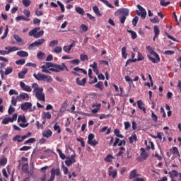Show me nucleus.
<instances>
[{"instance_id": "1", "label": "nucleus", "mask_w": 181, "mask_h": 181, "mask_svg": "<svg viewBox=\"0 0 181 181\" xmlns=\"http://www.w3.org/2000/svg\"><path fill=\"white\" fill-rule=\"evenodd\" d=\"M41 69H49V71H54V73H60V71H63L64 69L69 71V69L66 66L64 63H62V65L52 63V62H46L45 65L41 66Z\"/></svg>"}, {"instance_id": "2", "label": "nucleus", "mask_w": 181, "mask_h": 181, "mask_svg": "<svg viewBox=\"0 0 181 181\" xmlns=\"http://www.w3.org/2000/svg\"><path fill=\"white\" fill-rule=\"evenodd\" d=\"M33 93H35V97L40 101H46L45 93H43V88H39V85L36 83H33Z\"/></svg>"}, {"instance_id": "3", "label": "nucleus", "mask_w": 181, "mask_h": 181, "mask_svg": "<svg viewBox=\"0 0 181 181\" xmlns=\"http://www.w3.org/2000/svg\"><path fill=\"white\" fill-rule=\"evenodd\" d=\"M33 77L38 81H47V83H52V81H53V78H52V76L42 74L40 73H38L37 74H33Z\"/></svg>"}, {"instance_id": "4", "label": "nucleus", "mask_w": 181, "mask_h": 181, "mask_svg": "<svg viewBox=\"0 0 181 181\" xmlns=\"http://www.w3.org/2000/svg\"><path fill=\"white\" fill-rule=\"evenodd\" d=\"M29 168V164L27 163H24L22 167V171L23 172V173H28V176H33V173H35V171H33V170L35 169V166H33V163L30 164V169Z\"/></svg>"}, {"instance_id": "5", "label": "nucleus", "mask_w": 181, "mask_h": 181, "mask_svg": "<svg viewBox=\"0 0 181 181\" xmlns=\"http://www.w3.org/2000/svg\"><path fill=\"white\" fill-rule=\"evenodd\" d=\"M38 30H40V28H35L34 29L31 30L28 35L29 36H34L35 39H39V37H41V36H43L45 35V31L43 30H40V32H37Z\"/></svg>"}, {"instance_id": "6", "label": "nucleus", "mask_w": 181, "mask_h": 181, "mask_svg": "<svg viewBox=\"0 0 181 181\" xmlns=\"http://www.w3.org/2000/svg\"><path fill=\"white\" fill-rule=\"evenodd\" d=\"M45 42H46V40H45L44 38H41V39H38L37 40H35L34 42L31 43L29 46H28V49L29 50L32 49V47H39V46H42V45H43V43H45Z\"/></svg>"}, {"instance_id": "7", "label": "nucleus", "mask_w": 181, "mask_h": 181, "mask_svg": "<svg viewBox=\"0 0 181 181\" xmlns=\"http://www.w3.org/2000/svg\"><path fill=\"white\" fill-rule=\"evenodd\" d=\"M137 8L139 9L136 11V15L138 16H141L143 19H145L146 18V10H145L141 5H137Z\"/></svg>"}, {"instance_id": "8", "label": "nucleus", "mask_w": 181, "mask_h": 181, "mask_svg": "<svg viewBox=\"0 0 181 181\" xmlns=\"http://www.w3.org/2000/svg\"><path fill=\"white\" fill-rule=\"evenodd\" d=\"M94 138H95V136L93 133H90L88 136V145H90V146H95V145H98V141L94 140Z\"/></svg>"}, {"instance_id": "9", "label": "nucleus", "mask_w": 181, "mask_h": 181, "mask_svg": "<svg viewBox=\"0 0 181 181\" xmlns=\"http://www.w3.org/2000/svg\"><path fill=\"white\" fill-rule=\"evenodd\" d=\"M76 156L74 153L71 155L70 158L67 157L66 160H65V165H66V166H71L73 163H76Z\"/></svg>"}, {"instance_id": "10", "label": "nucleus", "mask_w": 181, "mask_h": 181, "mask_svg": "<svg viewBox=\"0 0 181 181\" xmlns=\"http://www.w3.org/2000/svg\"><path fill=\"white\" fill-rule=\"evenodd\" d=\"M29 94L26 93H22L16 97L17 101H23V100H25V101H29Z\"/></svg>"}, {"instance_id": "11", "label": "nucleus", "mask_w": 181, "mask_h": 181, "mask_svg": "<svg viewBox=\"0 0 181 181\" xmlns=\"http://www.w3.org/2000/svg\"><path fill=\"white\" fill-rule=\"evenodd\" d=\"M139 176H141V174H138V170L134 169L129 173V179H136Z\"/></svg>"}, {"instance_id": "12", "label": "nucleus", "mask_w": 181, "mask_h": 181, "mask_svg": "<svg viewBox=\"0 0 181 181\" xmlns=\"http://www.w3.org/2000/svg\"><path fill=\"white\" fill-rule=\"evenodd\" d=\"M140 151H141V153H140V158L141 160H146V159L149 158V154L145 151V148H141Z\"/></svg>"}, {"instance_id": "13", "label": "nucleus", "mask_w": 181, "mask_h": 181, "mask_svg": "<svg viewBox=\"0 0 181 181\" xmlns=\"http://www.w3.org/2000/svg\"><path fill=\"white\" fill-rule=\"evenodd\" d=\"M20 87L23 90V91H27V93H31L32 91V88L30 86L25 84L24 82L21 81L20 82Z\"/></svg>"}, {"instance_id": "14", "label": "nucleus", "mask_w": 181, "mask_h": 181, "mask_svg": "<svg viewBox=\"0 0 181 181\" xmlns=\"http://www.w3.org/2000/svg\"><path fill=\"white\" fill-rule=\"evenodd\" d=\"M21 108L23 111H28L29 108H32V103L25 102L21 104Z\"/></svg>"}, {"instance_id": "15", "label": "nucleus", "mask_w": 181, "mask_h": 181, "mask_svg": "<svg viewBox=\"0 0 181 181\" xmlns=\"http://www.w3.org/2000/svg\"><path fill=\"white\" fill-rule=\"evenodd\" d=\"M76 83L78 86H81V87H84L86 86V83H87V78H83L81 81H80V78L78 77L76 78Z\"/></svg>"}, {"instance_id": "16", "label": "nucleus", "mask_w": 181, "mask_h": 181, "mask_svg": "<svg viewBox=\"0 0 181 181\" xmlns=\"http://www.w3.org/2000/svg\"><path fill=\"white\" fill-rule=\"evenodd\" d=\"M146 50H148L149 53L151 54L152 56H153V57H156L157 60H159V54H158V53H156L153 49H152V47H151V46H147Z\"/></svg>"}, {"instance_id": "17", "label": "nucleus", "mask_w": 181, "mask_h": 181, "mask_svg": "<svg viewBox=\"0 0 181 181\" xmlns=\"http://www.w3.org/2000/svg\"><path fill=\"white\" fill-rule=\"evenodd\" d=\"M153 32H154V37L153 40L155 41V39L159 36V34L160 33V30H159V26L154 25L153 27Z\"/></svg>"}, {"instance_id": "18", "label": "nucleus", "mask_w": 181, "mask_h": 181, "mask_svg": "<svg viewBox=\"0 0 181 181\" xmlns=\"http://www.w3.org/2000/svg\"><path fill=\"white\" fill-rule=\"evenodd\" d=\"M168 175L170 179H175V177H177L179 176V172L176 170H173L172 171L168 172Z\"/></svg>"}, {"instance_id": "19", "label": "nucleus", "mask_w": 181, "mask_h": 181, "mask_svg": "<svg viewBox=\"0 0 181 181\" xmlns=\"http://www.w3.org/2000/svg\"><path fill=\"white\" fill-rule=\"evenodd\" d=\"M137 105L139 110H142L144 114H146V108L145 107V105H144V102H142L141 100H138Z\"/></svg>"}, {"instance_id": "20", "label": "nucleus", "mask_w": 181, "mask_h": 181, "mask_svg": "<svg viewBox=\"0 0 181 181\" xmlns=\"http://www.w3.org/2000/svg\"><path fill=\"white\" fill-rule=\"evenodd\" d=\"M53 135V132L50 129L45 130L42 132V136L44 138H50Z\"/></svg>"}, {"instance_id": "21", "label": "nucleus", "mask_w": 181, "mask_h": 181, "mask_svg": "<svg viewBox=\"0 0 181 181\" xmlns=\"http://www.w3.org/2000/svg\"><path fill=\"white\" fill-rule=\"evenodd\" d=\"M117 12H119L122 16H129V10L128 8H120Z\"/></svg>"}, {"instance_id": "22", "label": "nucleus", "mask_w": 181, "mask_h": 181, "mask_svg": "<svg viewBox=\"0 0 181 181\" xmlns=\"http://www.w3.org/2000/svg\"><path fill=\"white\" fill-rule=\"evenodd\" d=\"M51 173H52L55 176H61L62 172H60V168H52Z\"/></svg>"}, {"instance_id": "23", "label": "nucleus", "mask_w": 181, "mask_h": 181, "mask_svg": "<svg viewBox=\"0 0 181 181\" xmlns=\"http://www.w3.org/2000/svg\"><path fill=\"white\" fill-rule=\"evenodd\" d=\"M16 54L20 57H28V56H29V53H28L26 51H18L17 52Z\"/></svg>"}, {"instance_id": "24", "label": "nucleus", "mask_w": 181, "mask_h": 181, "mask_svg": "<svg viewBox=\"0 0 181 181\" xmlns=\"http://www.w3.org/2000/svg\"><path fill=\"white\" fill-rule=\"evenodd\" d=\"M90 67H91L94 71V73H95V74H98L99 71H98V64L97 62H93V64H90Z\"/></svg>"}, {"instance_id": "25", "label": "nucleus", "mask_w": 181, "mask_h": 181, "mask_svg": "<svg viewBox=\"0 0 181 181\" xmlns=\"http://www.w3.org/2000/svg\"><path fill=\"white\" fill-rule=\"evenodd\" d=\"M42 117L44 119H50L52 118V115L49 112H42Z\"/></svg>"}, {"instance_id": "26", "label": "nucleus", "mask_w": 181, "mask_h": 181, "mask_svg": "<svg viewBox=\"0 0 181 181\" xmlns=\"http://www.w3.org/2000/svg\"><path fill=\"white\" fill-rule=\"evenodd\" d=\"M16 20L19 21H25L26 22H29L30 19L28 18L25 17L24 16H18L16 18Z\"/></svg>"}, {"instance_id": "27", "label": "nucleus", "mask_w": 181, "mask_h": 181, "mask_svg": "<svg viewBox=\"0 0 181 181\" xmlns=\"http://www.w3.org/2000/svg\"><path fill=\"white\" fill-rule=\"evenodd\" d=\"M112 159H115V158L111 154H107L106 158H105V161L111 163L112 162Z\"/></svg>"}, {"instance_id": "28", "label": "nucleus", "mask_w": 181, "mask_h": 181, "mask_svg": "<svg viewBox=\"0 0 181 181\" xmlns=\"http://www.w3.org/2000/svg\"><path fill=\"white\" fill-rule=\"evenodd\" d=\"M130 144H134V142H136L138 141V138L136 137V134H132L129 138Z\"/></svg>"}, {"instance_id": "29", "label": "nucleus", "mask_w": 181, "mask_h": 181, "mask_svg": "<svg viewBox=\"0 0 181 181\" xmlns=\"http://www.w3.org/2000/svg\"><path fill=\"white\" fill-rule=\"evenodd\" d=\"M128 56V54H127V47H123L122 48V57H123V59H127Z\"/></svg>"}, {"instance_id": "30", "label": "nucleus", "mask_w": 181, "mask_h": 181, "mask_svg": "<svg viewBox=\"0 0 181 181\" xmlns=\"http://www.w3.org/2000/svg\"><path fill=\"white\" fill-rule=\"evenodd\" d=\"M75 11L76 12H77V13H78L79 15H84L85 12H84V9L81 7H76L75 8Z\"/></svg>"}, {"instance_id": "31", "label": "nucleus", "mask_w": 181, "mask_h": 181, "mask_svg": "<svg viewBox=\"0 0 181 181\" xmlns=\"http://www.w3.org/2000/svg\"><path fill=\"white\" fill-rule=\"evenodd\" d=\"M62 52H63V48H62V47L60 46H57L53 49V52L54 53H62Z\"/></svg>"}, {"instance_id": "32", "label": "nucleus", "mask_w": 181, "mask_h": 181, "mask_svg": "<svg viewBox=\"0 0 181 181\" xmlns=\"http://www.w3.org/2000/svg\"><path fill=\"white\" fill-rule=\"evenodd\" d=\"M117 145H118V146H122L123 145L122 141L118 138H117L115 141L113 143V146H117Z\"/></svg>"}, {"instance_id": "33", "label": "nucleus", "mask_w": 181, "mask_h": 181, "mask_svg": "<svg viewBox=\"0 0 181 181\" xmlns=\"http://www.w3.org/2000/svg\"><path fill=\"white\" fill-rule=\"evenodd\" d=\"M109 172V176H112V179H115L117 177V170H113L112 171H108Z\"/></svg>"}, {"instance_id": "34", "label": "nucleus", "mask_w": 181, "mask_h": 181, "mask_svg": "<svg viewBox=\"0 0 181 181\" xmlns=\"http://www.w3.org/2000/svg\"><path fill=\"white\" fill-rule=\"evenodd\" d=\"M103 86H104V83L101 81H99L98 83L95 85V87L96 88H99V90H101V91H103V90H104Z\"/></svg>"}, {"instance_id": "35", "label": "nucleus", "mask_w": 181, "mask_h": 181, "mask_svg": "<svg viewBox=\"0 0 181 181\" xmlns=\"http://www.w3.org/2000/svg\"><path fill=\"white\" fill-rule=\"evenodd\" d=\"M57 5H59V6H60L61 8V12L62 13H64L66 9L64 8V4L63 3H62L60 1H57Z\"/></svg>"}, {"instance_id": "36", "label": "nucleus", "mask_w": 181, "mask_h": 181, "mask_svg": "<svg viewBox=\"0 0 181 181\" xmlns=\"http://www.w3.org/2000/svg\"><path fill=\"white\" fill-rule=\"evenodd\" d=\"M13 141L14 142H16V141L17 142H22V141H23V140L22 139V136L21 135L18 134V135H16V136H14L13 138Z\"/></svg>"}, {"instance_id": "37", "label": "nucleus", "mask_w": 181, "mask_h": 181, "mask_svg": "<svg viewBox=\"0 0 181 181\" xmlns=\"http://www.w3.org/2000/svg\"><path fill=\"white\" fill-rule=\"evenodd\" d=\"M147 57H148L149 60L152 61V63H159L160 62V57H159V59L158 60V58L156 57H151V55H147Z\"/></svg>"}, {"instance_id": "38", "label": "nucleus", "mask_w": 181, "mask_h": 181, "mask_svg": "<svg viewBox=\"0 0 181 181\" xmlns=\"http://www.w3.org/2000/svg\"><path fill=\"white\" fill-rule=\"evenodd\" d=\"M57 153H59V158H61V159H62V160L66 159V155H64V153H63L62 150H60L59 148H57Z\"/></svg>"}, {"instance_id": "39", "label": "nucleus", "mask_w": 181, "mask_h": 181, "mask_svg": "<svg viewBox=\"0 0 181 181\" xmlns=\"http://www.w3.org/2000/svg\"><path fill=\"white\" fill-rule=\"evenodd\" d=\"M9 122H12L11 117H5L2 120V124H4V125H8Z\"/></svg>"}, {"instance_id": "40", "label": "nucleus", "mask_w": 181, "mask_h": 181, "mask_svg": "<svg viewBox=\"0 0 181 181\" xmlns=\"http://www.w3.org/2000/svg\"><path fill=\"white\" fill-rule=\"evenodd\" d=\"M93 11L97 15V16H101V13H100V9L97 6L93 7Z\"/></svg>"}, {"instance_id": "41", "label": "nucleus", "mask_w": 181, "mask_h": 181, "mask_svg": "<svg viewBox=\"0 0 181 181\" xmlns=\"http://www.w3.org/2000/svg\"><path fill=\"white\" fill-rule=\"evenodd\" d=\"M23 122V124H25L26 122V117H25V115L22 116V115H19L18 117V122Z\"/></svg>"}, {"instance_id": "42", "label": "nucleus", "mask_w": 181, "mask_h": 181, "mask_svg": "<svg viewBox=\"0 0 181 181\" xmlns=\"http://www.w3.org/2000/svg\"><path fill=\"white\" fill-rule=\"evenodd\" d=\"M8 163V159L5 157L0 158V165L1 166H5Z\"/></svg>"}, {"instance_id": "43", "label": "nucleus", "mask_w": 181, "mask_h": 181, "mask_svg": "<svg viewBox=\"0 0 181 181\" xmlns=\"http://www.w3.org/2000/svg\"><path fill=\"white\" fill-rule=\"evenodd\" d=\"M25 63H26V61L25 60V59H18L16 62V64L17 65H20V66H23V64H25Z\"/></svg>"}, {"instance_id": "44", "label": "nucleus", "mask_w": 181, "mask_h": 181, "mask_svg": "<svg viewBox=\"0 0 181 181\" xmlns=\"http://www.w3.org/2000/svg\"><path fill=\"white\" fill-rule=\"evenodd\" d=\"M13 71V68L8 67V68L6 69V71H4V74H5V76H8V75L11 74V73H12Z\"/></svg>"}, {"instance_id": "45", "label": "nucleus", "mask_w": 181, "mask_h": 181, "mask_svg": "<svg viewBox=\"0 0 181 181\" xmlns=\"http://www.w3.org/2000/svg\"><path fill=\"white\" fill-rule=\"evenodd\" d=\"M100 1V2H103V4H105V5H106V6H108V8H114V6H112V4H110V2H108V1L107 0H99Z\"/></svg>"}, {"instance_id": "46", "label": "nucleus", "mask_w": 181, "mask_h": 181, "mask_svg": "<svg viewBox=\"0 0 181 181\" xmlns=\"http://www.w3.org/2000/svg\"><path fill=\"white\" fill-rule=\"evenodd\" d=\"M80 29H81V32L84 33V32H87V30H88V27L87 25H86V24H82L80 26Z\"/></svg>"}, {"instance_id": "47", "label": "nucleus", "mask_w": 181, "mask_h": 181, "mask_svg": "<svg viewBox=\"0 0 181 181\" xmlns=\"http://www.w3.org/2000/svg\"><path fill=\"white\" fill-rule=\"evenodd\" d=\"M54 130L57 131V134H60L62 132V129L60 128V126L57 124V123L54 125Z\"/></svg>"}, {"instance_id": "48", "label": "nucleus", "mask_w": 181, "mask_h": 181, "mask_svg": "<svg viewBox=\"0 0 181 181\" xmlns=\"http://www.w3.org/2000/svg\"><path fill=\"white\" fill-rule=\"evenodd\" d=\"M128 33H131L132 35V39H136L137 35H136V33L135 31H132V30H127Z\"/></svg>"}, {"instance_id": "49", "label": "nucleus", "mask_w": 181, "mask_h": 181, "mask_svg": "<svg viewBox=\"0 0 181 181\" xmlns=\"http://www.w3.org/2000/svg\"><path fill=\"white\" fill-rule=\"evenodd\" d=\"M23 5H24L25 7L30 6V4H32V1L30 0H23Z\"/></svg>"}, {"instance_id": "50", "label": "nucleus", "mask_w": 181, "mask_h": 181, "mask_svg": "<svg viewBox=\"0 0 181 181\" xmlns=\"http://www.w3.org/2000/svg\"><path fill=\"white\" fill-rule=\"evenodd\" d=\"M59 45V41L57 40H52L50 42H49V47H54V46Z\"/></svg>"}, {"instance_id": "51", "label": "nucleus", "mask_w": 181, "mask_h": 181, "mask_svg": "<svg viewBox=\"0 0 181 181\" xmlns=\"http://www.w3.org/2000/svg\"><path fill=\"white\" fill-rule=\"evenodd\" d=\"M114 134H115V135H116V136H117V138H124V136H122V134H119V130L117 129H115L114 130Z\"/></svg>"}, {"instance_id": "52", "label": "nucleus", "mask_w": 181, "mask_h": 181, "mask_svg": "<svg viewBox=\"0 0 181 181\" xmlns=\"http://www.w3.org/2000/svg\"><path fill=\"white\" fill-rule=\"evenodd\" d=\"M160 5L161 6H168V5H170V1H165V0H161L160 1Z\"/></svg>"}, {"instance_id": "53", "label": "nucleus", "mask_w": 181, "mask_h": 181, "mask_svg": "<svg viewBox=\"0 0 181 181\" xmlns=\"http://www.w3.org/2000/svg\"><path fill=\"white\" fill-rule=\"evenodd\" d=\"M9 32V28H8V25H6L5 32L4 33V35L1 36V40H4V39H5L6 37V36H8V33Z\"/></svg>"}, {"instance_id": "54", "label": "nucleus", "mask_w": 181, "mask_h": 181, "mask_svg": "<svg viewBox=\"0 0 181 181\" xmlns=\"http://www.w3.org/2000/svg\"><path fill=\"white\" fill-rule=\"evenodd\" d=\"M9 32V28H8V25H6L5 32L4 33V35L1 36V40H4V39H5L6 37V36H8V33Z\"/></svg>"}, {"instance_id": "55", "label": "nucleus", "mask_w": 181, "mask_h": 181, "mask_svg": "<svg viewBox=\"0 0 181 181\" xmlns=\"http://www.w3.org/2000/svg\"><path fill=\"white\" fill-rule=\"evenodd\" d=\"M45 54L40 52L37 54V59H39V60L43 59V57H45Z\"/></svg>"}, {"instance_id": "56", "label": "nucleus", "mask_w": 181, "mask_h": 181, "mask_svg": "<svg viewBox=\"0 0 181 181\" xmlns=\"http://www.w3.org/2000/svg\"><path fill=\"white\" fill-rule=\"evenodd\" d=\"M80 59L81 62H86V60H88V57L87 56V54H81L80 55Z\"/></svg>"}, {"instance_id": "57", "label": "nucleus", "mask_w": 181, "mask_h": 181, "mask_svg": "<svg viewBox=\"0 0 181 181\" xmlns=\"http://www.w3.org/2000/svg\"><path fill=\"white\" fill-rule=\"evenodd\" d=\"M172 153L174 155H178V156H180V154H179V150H177V147L173 148Z\"/></svg>"}, {"instance_id": "58", "label": "nucleus", "mask_w": 181, "mask_h": 181, "mask_svg": "<svg viewBox=\"0 0 181 181\" xmlns=\"http://www.w3.org/2000/svg\"><path fill=\"white\" fill-rule=\"evenodd\" d=\"M138 21H139V17L136 16L132 20V25L133 26H136V24L138 23Z\"/></svg>"}, {"instance_id": "59", "label": "nucleus", "mask_w": 181, "mask_h": 181, "mask_svg": "<svg viewBox=\"0 0 181 181\" xmlns=\"http://www.w3.org/2000/svg\"><path fill=\"white\" fill-rule=\"evenodd\" d=\"M9 95H18V93L16 90L11 89L8 93Z\"/></svg>"}, {"instance_id": "60", "label": "nucleus", "mask_w": 181, "mask_h": 181, "mask_svg": "<svg viewBox=\"0 0 181 181\" xmlns=\"http://www.w3.org/2000/svg\"><path fill=\"white\" fill-rule=\"evenodd\" d=\"M150 21L151 23H159V18H158V16H156L153 18H151Z\"/></svg>"}, {"instance_id": "61", "label": "nucleus", "mask_w": 181, "mask_h": 181, "mask_svg": "<svg viewBox=\"0 0 181 181\" xmlns=\"http://www.w3.org/2000/svg\"><path fill=\"white\" fill-rule=\"evenodd\" d=\"M63 50L64 52L68 54L70 53V52H71V49L69 48V46H66V45L63 47Z\"/></svg>"}, {"instance_id": "62", "label": "nucleus", "mask_w": 181, "mask_h": 181, "mask_svg": "<svg viewBox=\"0 0 181 181\" xmlns=\"http://www.w3.org/2000/svg\"><path fill=\"white\" fill-rule=\"evenodd\" d=\"M29 149H32L31 146H23L20 148V151H29Z\"/></svg>"}, {"instance_id": "63", "label": "nucleus", "mask_w": 181, "mask_h": 181, "mask_svg": "<svg viewBox=\"0 0 181 181\" xmlns=\"http://www.w3.org/2000/svg\"><path fill=\"white\" fill-rule=\"evenodd\" d=\"M13 38L15 39V40H16V42H22V38H21V37H19L17 34L13 35Z\"/></svg>"}, {"instance_id": "64", "label": "nucleus", "mask_w": 181, "mask_h": 181, "mask_svg": "<svg viewBox=\"0 0 181 181\" xmlns=\"http://www.w3.org/2000/svg\"><path fill=\"white\" fill-rule=\"evenodd\" d=\"M134 181H146V177H136L134 180Z\"/></svg>"}]
</instances>
